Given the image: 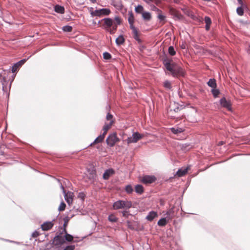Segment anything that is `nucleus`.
<instances>
[{
	"mask_svg": "<svg viewBox=\"0 0 250 250\" xmlns=\"http://www.w3.org/2000/svg\"><path fill=\"white\" fill-rule=\"evenodd\" d=\"M164 63L167 69L170 72L173 76L178 77L184 75V70L174 63L172 60L169 59H166L164 61Z\"/></svg>",
	"mask_w": 250,
	"mask_h": 250,
	"instance_id": "nucleus-1",
	"label": "nucleus"
},
{
	"mask_svg": "<svg viewBox=\"0 0 250 250\" xmlns=\"http://www.w3.org/2000/svg\"><path fill=\"white\" fill-rule=\"evenodd\" d=\"M132 206L131 202L128 201L119 200L114 203L113 204V208L115 209L120 208H129Z\"/></svg>",
	"mask_w": 250,
	"mask_h": 250,
	"instance_id": "nucleus-2",
	"label": "nucleus"
},
{
	"mask_svg": "<svg viewBox=\"0 0 250 250\" xmlns=\"http://www.w3.org/2000/svg\"><path fill=\"white\" fill-rule=\"evenodd\" d=\"M111 11L108 8H102L91 11V15L94 16L101 17L102 16H107L110 14Z\"/></svg>",
	"mask_w": 250,
	"mask_h": 250,
	"instance_id": "nucleus-3",
	"label": "nucleus"
},
{
	"mask_svg": "<svg viewBox=\"0 0 250 250\" xmlns=\"http://www.w3.org/2000/svg\"><path fill=\"white\" fill-rule=\"evenodd\" d=\"M143 135L138 132L133 133L132 136L128 137L126 140L127 144L135 143L142 139Z\"/></svg>",
	"mask_w": 250,
	"mask_h": 250,
	"instance_id": "nucleus-4",
	"label": "nucleus"
},
{
	"mask_svg": "<svg viewBox=\"0 0 250 250\" xmlns=\"http://www.w3.org/2000/svg\"><path fill=\"white\" fill-rule=\"evenodd\" d=\"M106 143L110 146H113L116 143L119 141L116 133H113L108 136L106 139Z\"/></svg>",
	"mask_w": 250,
	"mask_h": 250,
	"instance_id": "nucleus-5",
	"label": "nucleus"
},
{
	"mask_svg": "<svg viewBox=\"0 0 250 250\" xmlns=\"http://www.w3.org/2000/svg\"><path fill=\"white\" fill-rule=\"evenodd\" d=\"M156 180V177L153 175H145L142 177L141 181L146 184H151Z\"/></svg>",
	"mask_w": 250,
	"mask_h": 250,
	"instance_id": "nucleus-6",
	"label": "nucleus"
},
{
	"mask_svg": "<svg viewBox=\"0 0 250 250\" xmlns=\"http://www.w3.org/2000/svg\"><path fill=\"white\" fill-rule=\"evenodd\" d=\"M61 187L63 189V193H64V198L66 201L67 202L68 205H71L73 201V198L74 196L73 193L71 192H68L67 193H65L63 187H62V185L61 186Z\"/></svg>",
	"mask_w": 250,
	"mask_h": 250,
	"instance_id": "nucleus-7",
	"label": "nucleus"
},
{
	"mask_svg": "<svg viewBox=\"0 0 250 250\" xmlns=\"http://www.w3.org/2000/svg\"><path fill=\"white\" fill-rule=\"evenodd\" d=\"M84 174L87 179L92 180L96 176L95 170L93 168L91 169H87Z\"/></svg>",
	"mask_w": 250,
	"mask_h": 250,
	"instance_id": "nucleus-8",
	"label": "nucleus"
},
{
	"mask_svg": "<svg viewBox=\"0 0 250 250\" xmlns=\"http://www.w3.org/2000/svg\"><path fill=\"white\" fill-rule=\"evenodd\" d=\"M121 23V19L119 17H116L113 21V27L111 29L109 30V32L110 34L114 33L117 29L118 25L120 24Z\"/></svg>",
	"mask_w": 250,
	"mask_h": 250,
	"instance_id": "nucleus-9",
	"label": "nucleus"
},
{
	"mask_svg": "<svg viewBox=\"0 0 250 250\" xmlns=\"http://www.w3.org/2000/svg\"><path fill=\"white\" fill-rule=\"evenodd\" d=\"M65 243L64 238L62 236H57L54 237L53 243L55 246H60Z\"/></svg>",
	"mask_w": 250,
	"mask_h": 250,
	"instance_id": "nucleus-10",
	"label": "nucleus"
},
{
	"mask_svg": "<svg viewBox=\"0 0 250 250\" xmlns=\"http://www.w3.org/2000/svg\"><path fill=\"white\" fill-rule=\"evenodd\" d=\"M103 20L104 25L106 26V29L109 32V30L113 27V20L110 18H105Z\"/></svg>",
	"mask_w": 250,
	"mask_h": 250,
	"instance_id": "nucleus-11",
	"label": "nucleus"
},
{
	"mask_svg": "<svg viewBox=\"0 0 250 250\" xmlns=\"http://www.w3.org/2000/svg\"><path fill=\"white\" fill-rule=\"evenodd\" d=\"M220 104L222 106L228 109V110H231L230 104L229 102L227 101L225 98H223L220 100Z\"/></svg>",
	"mask_w": 250,
	"mask_h": 250,
	"instance_id": "nucleus-12",
	"label": "nucleus"
},
{
	"mask_svg": "<svg viewBox=\"0 0 250 250\" xmlns=\"http://www.w3.org/2000/svg\"><path fill=\"white\" fill-rule=\"evenodd\" d=\"M53 226V224L51 222H46L44 223L41 226V228L43 230H48L50 229Z\"/></svg>",
	"mask_w": 250,
	"mask_h": 250,
	"instance_id": "nucleus-13",
	"label": "nucleus"
},
{
	"mask_svg": "<svg viewBox=\"0 0 250 250\" xmlns=\"http://www.w3.org/2000/svg\"><path fill=\"white\" fill-rule=\"evenodd\" d=\"M188 169V167L187 168H182L178 170V171L176 172V175L178 177H181L185 175Z\"/></svg>",
	"mask_w": 250,
	"mask_h": 250,
	"instance_id": "nucleus-14",
	"label": "nucleus"
},
{
	"mask_svg": "<svg viewBox=\"0 0 250 250\" xmlns=\"http://www.w3.org/2000/svg\"><path fill=\"white\" fill-rule=\"evenodd\" d=\"M114 173V170L112 169L106 170L103 174V178L104 179H108L109 177Z\"/></svg>",
	"mask_w": 250,
	"mask_h": 250,
	"instance_id": "nucleus-15",
	"label": "nucleus"
},
{
	"mask_svg": "<svg viewBox=\"0 0 250 250\" xmlns=\"http://www.w3.org/2000/svg\"><path fill=\"white\" fill-rule=\"evenodd\" d=\"M134 20V19L133 14L132 13V12L129 13L128 21V22L130 24V27L131 29H133V27H135L133 25Z\"/></svg>",
	"mask_w": 250,
	"mask_h": 250,
	"instance_id": "nucleus-16",
	"label": "nucleus"
},
{
	"mask_svg": "<svg viewBox=\"0 0 250 250\" xmlns=\"http://www.w3.org/2000/svg\"><path fill=\"white\" fill-rule=\"evenodd\" d=\"M0 82L2 84V89L3 91H6L7 90V88L6 87V80L5 77H3L1 74H0Z\"/></svg>",
	"mask_w": 250,
	"mask_h": 250,
	"instance_id": "nucleus-17",
	"label": "nucleus"
},
{
	"mask_svg": "<svg viewBox=\"0 0 250 250\" xmlns=\"http://www.w3.org/2000/svg\"><path fill=\"white\" fill-rule=\"evenodd\" d=\"M157 216V213L155 211H151L149 213V214L146 216V218L151 221H152L154 218Z\"/></svg>",
	"mask_w": 250,
	"mask_h": 250,
	"instance_id": "nucleus-18",
	"label": "nucleus"
},
{
	"mask_svg": "<svg viewBox=\"0 0 250 250\" xmlns=\"http://www.w3.org/2000/svg\"><path fill=\"white\" fill-rule=\"evenodd\" d=\"M170 130L172 133L175 134L182 133L184 131V129L179 127H172L170 128Z\"/></svg>",
	"mask_w": 250,
	"mask_h": 250,
	"instance_id": "nucleus-19",
	"label": "nucleus"
},
{
	"mask_svg": "<svg viewBox=\"0 0 250 250\" xmlns=\"http://www.w3.org/2000/svg\"><path fill=\"white\" fill-rule=\"evenodd\" d=\"M142 17L144 20H147V21L150 20L151 18L150 13H149L148 12H143L142 13Z\"/></svg>",
	"mask_w": 250,
	"mask_h": 250,
	"instance_id": "nucleus-20",
	"label": "nucleus"
},
{
	"mask_svg": "<svg viewBox=\"0 0 250 250\" xmlns=\"http://www.w3.org/2000/svg\"><path fill=\"white\" fill-rule=\"evenodd\" d=\"M173 209L172 208H171L169 209L167 212V216L166 217L167 218V220L171 219L173 217Z\"/></svg>",
	"mask_w": 250,
	"mask_h": 250,
	"instance_id": "nucleus-21",
	"label": "nucleus"
},
{
	"mask_svg": "<svg viewBox=\"0 0 250 250\" xmlns=\"http://www.w3.org/2000/svg\"><path fill=\"white\" fill-rule=\"evenodd\" d=\"M167 217L161 219L158 222V225L160 226H164L167 224Z\"/></svg>",
	"mask_w": 250,
	"mask_h": 250,
	"instance_id": "nucleus-22",
	"label": "nucleus"
},
{
	"mask_svg": "<svg viewBox=\"0 0 250 250\" xmlns=\"http://www.w3.org/2000/svg\"><path fill=\"white\" fill-rule=\"evenodd\" d=\"M55 11L57 13L62 14L64 13V9L62 6L56 5L55 7Z\"/></svg>",
	"mask_w": 250,
	"mask_h": 250,
	"instance_id": "nucleus-23",
	"label": "nucleus"
},
{
	"mask_svg": "<svg viewBox=\"0 0 250 250\" xmlns=\"http://www.w3.org/2000/svg\"><path fill=\"white\" fill-rule=\"evenodd\" d=\"M125 42V39L123 36H119L116 40V43L117 45H121L123 44Z\"/></svg>",
	"mask_w": 250,
	"mask_h": 250,
	"instance_id": "nucleus-24",
	"label": "nucleus"
},
{
	"mask_svg": "<svg viewBox=\"0 0 250 250\" xmlns=\"http://www.w3.org/2000/svg\"><path fill=\"white\" fill-rule=\"evenodd\" d=\"M132 30V32H133V36H134V39L138 41H140V39H139V36H138V31H137V29L135 28V27H133V29H131Z\"/></svg>",
	"mask_w": 250,
	"mask_h": 250,
	"instance_id": "nucleus-25",
	"label": "nucleus"
},
{
	"mask_svg": "<svg viewBox=\"0 0 250 250\" xmlns=\"http://www.w3.org/2000/svg\"><path fill=\"white\" fill-rule=\"evenodd\" d=\"M144 191V188L142 185H137L135 186V191L138 193H142Z\"/></svg>",
	"mask_w": 250,
	"mask_h": 250,
	"instance_id": "nucleus-26",
	"label": "nucleus"
},
{
	"mask_svg": "<svg viewBox=\"0 0 250 250\" xmlns=\"http://www.w3.org/2000/svg\"><path fill=\"white\" fill-rule=\"evenodd\" d=\"M113 123V121H110L109 123H106L103 128L104 131H107L111 127Z\"/></svg>",
	"mask_w": 250,
	"mask_h": 250,
	"instance_id": "nucleus-27",
	"label": "nucleus"
},
{
	"mask_svg": "<svg viewBox=\"0 0 250 250\" xmlns=\"http://www.w3.org/2000/svg\"><path fill=\"white\" fill-rule=\"evenodd\" d=\"M73 236L67 233L65 231V234L64 236L65 240L68 242H72L73 240Z\"/></svg>",
	"mask_w": 250,
	"mask_h": 250,
	"instance_id": "nucleus-28",
	"label": "nucleus"
},
{
	"mask_svg": "<svg viewBox=\"0 0 250 250\" xmlns=\"http://www.w3.org/2000/svg\"><path fill=\"white\" fill-rule=\"evenodd\" d=\"M208 84V86L213 88H215L216 86V82L214 79H210Z\"/></svg>",
	"mask_w": 250,
	"mask_h": 250,
	"instance_id": "nucleus-29",
	"label": "nucleus"
},
{
	"mask_svg": "<svg viewBox=\"0 0 250 250\" xmlns=\"http://www.w3.org/2000/svg\"><path fill=\"white\" fill-rule=\"evenodd\" d=\"M135 12L138 13H141L143 12L144 8L141 5H138L135 7Z\"/></svg>",
	"mask_w": 250,
	"mask_h": 250,
	"instance_id": "nucleus-30",
	"label": "nucleus"
},
{
	"mask_svg": "<svg viewBox=\"0 0 250 250\" xmlns=\"http://www.w3.org/2000/svg\"><path fill=\"white\" fill-rule=\"evenodd\" d=\"M104 139V136L102 135L99 136L94 141V144L99 143L101 142Z\"/></svg>",
	"mask_w": 250,
	"mask_h": 250,
	"instance_id": "nucleus-31",
	"label": "nucleus"
},
{
	"mask_svg": "<svg viewBox=\"0 0 250 250\" xmlns=\"http://www.w3.org/2000/svg\"><path fill=\"white\" fill-rule=\"evenodd\" d=\"M108 220L112 222H115L117 220V218L113 214H111L108 216Z\"/></svg>",
	"mask_w": 250,
	"mask_h": 250,
	"instance_id": "nucleus-32",
	"label": "nucleus"
},
{
	"mask_svg": "<svg viewBox=\"0 0 250 250\" xmlns=\"http://www.w3.org/2000/svg\"><path fill=\"white\" fill-rule=\"evenodd\" d=\"M164 86L165 88L167 89H170L171 88V83L168 81H166L164 83Z\"/></svg>",
	"mask_w": 250,
	"mask_h": 250,
	"instance_id": "nucleus-33",
	"label": "nucleus"
},
{
	"mask_svg": "<svg viewBox=\"0 0 250 250\" xmlns=\"http://www.w3.org/2000/svg\"><path fill=\"white\" fill-rule=\"evenodd\" d=\"M158 18L159 19L160 22H162V24H163L165 20V16L163 15L161 13H159Z\"/></svg>",
	"mask_w": 250,
	"mask_h": 250,
	"instance_id": "nucleus-34",
	"label": "nucleus"
},
{
	"mask_svg": "<svg viewBox=\"0 0 250 250\" xmlns=\"http://www.w3.org/2000/svg\"><path fill=\"white\" fill-rule=\"evenodd\" d=\"M66 205L64 202H62L58 208V209L60 211H63L65 209Z\"/></svg>",
	"mask_w": 250,
	"mask_h": 250,
	"instance_id": "nucleus-35",
	"label": "nucleus"
},
{
	"mask_svg": "<svg viewBox=\"0 0 250 250\" xmlns=\"http://www.w3.org/2000/svg\"><path fill=\"white\" fill-rule=\"evenodd\" d=\"M72 28L70 26L66 25L65 26H63L62 27V30L64 32H71L72 31Z\"/></svg>",
	"mask_w": 250,
	"mask_h": 250,
	"instance_id": "nucleus-36",
	"label": "nucleus"
},
{
	"mask_svg": "<svg viewBox=\"0 0 250 250\" xmlns=\"http://www.w3.org/2000/svg\"><path fill=\"white\" fill-rule=\"evenodd\" d=\"M113 6H115L117 9H122L123 5L120 2H118L116 3H114Z\"/></svg>",
	"mask_w": 250,
	"mask_h": 250,
	"instance_id": "nucleus-37",
	"label": "nucleus"
},
{
	"mask_svg": "<svg viewBox=\"0 0 250 250\" xmlns=\"http://www.w3.org/2000/svg\"><path fill=\"white\" fill-rule=\"evenodd\" d=\"M237 14L240 15L242 16L243 15L244 11L243 8L241 7H238L236 10Z\"/></svg>",
	"mask_w": 250,
	"mask_h": 250,
	"instance_id": "nucleus-38",
	"label": "nucleus"
},
{
	"mask_svg": "<svg viewBox=\"0 0 250 250\" xmlns=\"http://www.w3.org/2000/svg\"><path fill=\"white\" fill-rule=\"evenodd\" d=\"M125 191L128 193H131L133 191V188L130 185H128L125 188Z\"/></svg>",
	"mask_w": 250,
	"mask_h": 250,
	"instance_id": "nucleus-39",
	"label": "nucleus"
},
{
	"mask_svg": "<svg viewBox=\"0 0 250 250\" xmlns=\"http://www.w3.org/2000/svg\"><path fill=\"white\" fill-rule=\"evenodd\" d=\"M168 52L172 56H173L175 54V51L172 46L169 47Z\"/></svg>",
	"mask_w": 250,
	"mask_h": 250,
	"instance_id": "nucleus-40",
	"label": "nucleus"
},
{
	"mask_svg": "<svg viewBox=\"0 0 250 250\" xmlns=\"http://www.w3.org/2000/svg\"><path fill=\"white\" fill-rule=\"evenodd\" d=\"M103 56L105 60H108L111 58V55L107 52H104L103 54Z\"/></svg>",
	"mask_w": 250,
	"mask_h": 250,
	"instance_id": "nucleus-41",
	"label": "nucleus"
},
{
	"mask_svg": "<svg viewBox=\"0 0 250 250\" xmlns=\"http://www.w3.org/2000/svg\"><path fill=\"white\" fill-rule=\"evenodd\" d=\"M25 61L26 60L24 59L22 60L19 61L18 62L16 63V64H17L18 67H20L22 65H23L25 63Z\"/></svg>",
	"mask_w": 250,
	"mask_h": 250,
	"instance_id": "nucleus-42",
	"label": "nucleus"
},
{
	"mask_svg": "<svg viewBox=\"0 0 250 250\" xmlns=\"http://www.w3.org/2000/svg\"><path fill=\"white\" fill-rule=\"evenodd\" d=\"M205 21L207 24H210L211 23L210 19L208 17H206L205 18Z\"/></svg>",
	"mask_w": 250,
	"mask_h": 250,
	"instance_id": "nucleus-43",
	"label": "nucleus"
},
{
	"mask_svg": "<svg viewBox=\"0 0 250 250\" xmlns=\"http://www.w3.org/2000/svg\"><path fill=\"white\" fill-rule=\"evenodd\" d=\"M212 93L214 97H217L219 94V92L217 89H213L212 90Z\"/></svg>",
	"mask_w": 250,
	"mask_h": 250,
	"instance_id": "nucleus-44",
	"label": "nucleus"
},
{
	"mask_svg": "<svg viewBox=\"0 0 250 250\" xmlns=\"http://www.w3.org/2000/svg\"><path fill=\"white\" fill-rule=\"evenodd\" d=\"M75 249L74 245L67 246L63 250H74Z\"/></svg>",
	"mask_w": 250,
	"mask_h": 250,
	"instance_id": "nucleus-45",
	"label": "nucleus"
},
{
	"mask_svg": "<svg viewBox=\"0 0 250 250\" xmlns=\"http://www.w3.org/2000/svg\"><path fill=\"white\" fill-rule=\"evenodd\" d=\"M112 118H113V116L112 115H111L110 114L108 113L107 114V116H106V120L107 121H109V122L111 121H113L112 120Z\"/></svg>",
	"mask_w": 250,
	"mask_h": 250,
	"instance_id": "nucleus-46",
	"label": "nucleus"
},
{
	"mask_svg": "<svg viewBox=\"0 0 250 250\" xmlns=\"http://www.w3.org/2000/svg\"><path fill=\"white\" fill-rule=\"evenodd\" d=\"M19 67H18L17 64L15 63L12 67V72L13 73L15 72Z\"/></svg>",
	"mask_w": 250,
	"mask_h": 250,
	"instance_id": "nucleus-47",
	"label": "nucleus"
},
{
	"mask_svg": "<svg viewBox=\"0 0 250 250\" xmlns=\"http://www.w3.org/2000/svg\"><path fill=\"white\" fill-rule=\"evenodd\" d=\"M160 0H146V1L149 3L151 2H155L156 3H157L159 2Z\"/></svg>",
	"mask_w": 250,
	"mask_h": 250,
	"instance_id": "nucleus-48",
	"label": "nucleus"
},
{
	"mask_svg": "<svg viewBox=\"0 0 250 250\" xmlns=\"http://www.w3.org/2000/svg\"><path fill=\"white\" fill-rule=\"evenodd\" d=\"M32 237H34V238H36L37 237H38L39 235V232H38L37 231H35L33 233H32Z\"/></svg>",
	"mask_w": 250,
	"mask_h": 250,
	"instance_id": "nucleus-49",
	"label": "nucleus"
},
{
	"mask_svg": "<svg viewBox=\"0 0 250 250\" xmlns=\"http://www.w3.org/2000/svg\"><path fill=\"white\" fill-rule=\"evenodd\" d=\"M210 24H207L206 25V29L207 30H208L210 28Z\"/></svg>",
	"mask_w": 250,
	"mask_h": 250,
	"instance_id": "nucleus-50",
	"label": "nucleus"
},
{
	"mask_svg": "<svg viewBox=\"0 0 250 250\" xmlns=\"http://www.w3.org/2000/svg\"><path fill=\"white\" fill-rule=\"evenodd\" d=\"M123 215L124 216H126L127 215V212L126 211H124L123 212Z\"/></svg>",
	"mask_w": 250,
	"mask_h": 250,
	"instance_id": "nucleus-51",
	"label": "nucleus"
},
{
	"mask_svg": "<svg viewBox=\"0 0 250 250\" xmlns=\"http://www.w3.org/2000/svg\"><path fill=\"white\" fill-rule=\"evenodd\" d=\"M107 131H104L103 134L102 135V136H104V138L105 134H106Z\"/></svg>",
	"mask_w": 250,
	"mask_h": 250,
	"instance_id": "nucleus-52",
	"label": "nucleus"
},
{
	"mask_svg": "<svg viewBox=\"0 0 250 250\" xmlns=\"http://www.w3.org/2000/svg\"><path fill=\"white\" fill-rule=\"evenodd\" d=\"M239 3L240 4H242V1L241 0H238Z\"/></svg>",
	"mask_w": 250,
	"mask_h": 250,
	"instance_id": "nucleus-53",
	"label": "nucleus"
},
{
	"mask_svg": "<svg viewBox=\"0 0 250 250\" xmlns=\"http://www.w3.org/2000/svg\"><path fill=\"white\" fill-rule=\"evenodd\" d=\"M91 1L92 2H96V0H91Z\"/></svg>",
	"mask_w": 250,
	"mask_h": 250,
	"instance_id": "nucleus-54",
	"label": "nucleus"
},
{
	"mask_svg": "<svg viewBox=\"0 0 250 250\" xmlns=\"http://www.w3.org/2000/svg\"><path fill=\"white\" fill-rule=\"evenodd\" d=\"M80 197H81V198L83 199V196H82L81 197V194H80Z\"/></svg>",
	"mask_w": 250,
	"mask_h": 250,
	"instance_id": "nucleus-55",
	"label": "nucleus"
},
{
	"mask_svg": "<svg viewBox=\"0 0 250 250\" xmlns=\"http://www.w3.org/2000/svg\"><path fill=\"white\" fill-rule=\"evenodd\" d=\"M220 145H222L223 144V143L221 142H220L219 143Z\"/></svg>",
	"mask_w": 250,
	"mask_h": 250,
	"instance_id": "nucleus-56",
	"label": "nucleus"
},
{
	"mask_svg": "<svg viewBox=\"0 0 250 250\" xmlns=\"http://www.w3.org/2000/svg\"><path fill=\"white\" fill-rule=\"evenodd\" d=\"M154 8L155 9H156V10H158V9L156 7H154Z\"/></svg>",
	"mask_w": 250,
	"mask_h": 250,
	"instance_id": "nucleus-57",
	"label": "nucleus"
},
{
	"mask_svg": "<svg viewBox=\"0 0 250 250\" xmlns=\"http://www.w3.org/2000/svg\"><path fill=\"white\" fill-rule=\"evenodd\" d=\"M182 48H185V47H184V45H182Z\"/></svg>",
	"mask_w": 250,
	"mask_h": 250,
	"instance_id": "nucleus-58",
	"label": "nucleus"
},
{
	"mask_svg": "<svg viewBox=\"0 0 250 250\" xmlns=\"http://www.w3.org/2000/svg\"><path fill=\"white\" fill-rule=\"evenodd\" d=\"M182 48H185V47H184V45H182Z\"/></svg>",
	"mask_w": 250,
	"mask_h": 250,
	"instance_id": "nucleus-59",
	"label": "nucleus"
}]
</instances>
